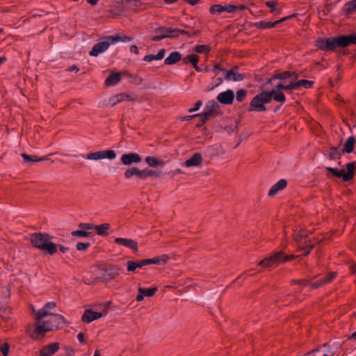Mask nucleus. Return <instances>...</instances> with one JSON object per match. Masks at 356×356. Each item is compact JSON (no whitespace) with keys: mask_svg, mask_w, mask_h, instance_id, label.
I'll list each match as a JSON object with an SVG mask.
<instances>
[{"mask_svg":"<svg viewBox=\"0 0 356 356\" xmlns=\"http://www.w3.org/2000/svg\"><path fill=\"white\" fill-rule=\"evenodd\" d=\"M22 157L26 161L40 162L46 160L44 157H38L37 156H31L25 153L22 154Z\"/></svg>","mask_w":356,"mask_h":356,"instance_id":"nucleus-32","label":"nucleus"},{"mask_svg":"<svg viewBox=\"0 0 356 356\" xmlns=\"http://www.w3.org/2000/svg\"><path fill=\"white\" fill-rule=\"evenodd\" d=\"M293 76L295 79L298 78V74L296 72H284L282 73L277 74L272 76L270 79H269L266 83H271V82L275 79H285L287 78H289L291 76Z\"/></svg>","mask_w":356,"mask_h":356,"instance_id":"nucleus-23","label":"nucleus"},{"mask_svg":"<svg viewBox=\"0 0 356 356\" xmlns=\"http://www.w3.org/2000/svg\"><path fill=\"white\" fill-rule=\"evenodd\" d=\"M116 154L113 150L108 149L105 151H99L93 153H90L87 155V159L89 160H99L103 159H113L115 158Z\"/></svg>","mask_w":356,"mask_h":356,"instance_id":"nucleus-7","label":"nucleus"},{"mask_svg":"<svg viewBox=\"0 0 356 356\" xmlns=\"http://www.w3.org/2000/svg\"><path fill=\"white\" fill-rule=\"evenodd\" d=\"M350 270L353 274H355L356 273V264L353 263L350 267Z\"/></svg>","mask_w":356,"mask_h":356,"instance_id":"nucleus-64","label":"nucleus"},{"mask_svg":"<svg viewBox=\"0 0 356 356\" xmlns=\"http://www.w3.org/2000/svg\"><path fill=\"white\" fill-rule=\"evenodd\" d=\"M203 163V156L200 153H194L188 159H187L184 165L186 168H200Z\"/></svg>","mask_w":356,"mask_h":356,"instance_id":"nucleus-9","label":"nucleus"},{"mask_svg":"<svg viewBox=\"0 0 356 356\" xmlns=\"http://www.w3.org/2000/svg\"><path fill=\"white\" fill-rule=\"evenodd\" d=\"M10 346L8 343H4L2 346L0 347V351L2 353L3 356H8L9 353Z\"/></svg>","mask_w":356,"mask_h":356,"instance_id":"nucleus-46","label":"nucleus"},{"mask_svg":"<svg viewBox=\"0 0 356 356\" xmlns=\"http://www.w3.org/2000/svg\"><path fill=\"white\" fill-rule=\"evenodd\" d=\"M273 264H275L273 259L272 256H270V257H266L264 259H262L261 261H260V262L259 263V265L261 266L264 268H270V266H272V265Z\"/></svg>","mask_w":356,"mask_h":356,"instance_id":"nucleus-36","label":"nucleus"},{"mask_svg":"<svg viewBox=\"0 0 356 356\" xmlns=\"http://www.w3.org/2000/svg\"><path fill=\"white\" fill-rule=\"evenodd\" d=\"M122 78V73L111 72L110 75L105 81V84L107 86L115 85L118 83Z\"/></svg>","mask_w":356,"mask_h":356,"instance_id":"nucleus-21","label":"nucleus"},{"mask_svg":"<svg viewBox=\"0 0 356 356\" xmlns=\"http://www.w3.org/2000/svg\"><path fill=\"white\" fill-rule=\"evenodd\" d=\"M234 99V93L232 90L220 92L217 96V100L223 104H232Z\"/></svg>","mask_w":356,"mask_h":356,"instance_id":"nucleus-11","label":"nucleus"},{"mask_svg":"<svg viewBox=\"0 0 356 356\" xmlns=\"http://www.w3.org/2000/svg\"><path fill=\"white\" fill-rule=\"evenodd\" d=\"M145 163L152 168H157L159 166H163L164 162L154 156H147L145 158Z\"/></svg>","mask_w":356,"mask_h":356,"instance_id":"nucleus-24","label":"nucleus"},{"mask_svg":"<svg viewBox=\"0 0 356 356\" xmlns=\"http://www.w3.org/2000/svg\"><path fill=\"white\" fill-rule=\"evenodd\" d=\"M296 15V14H293V15L291 16H288V17H283L280 20H277V21H275L274 22H257L254 24V26L258 28V29H268V28H273L274 27L275 25L282 22H284L286 19L288 18H290L291 17H295Z\"/></svg>","mask_w":356,"mask_h":356,"instance_id":"nucleus-17","label":"nucleus"},{"mask_svg":"<svg viewBox=\"0 0 356 356\" xmlns=\"http://www.w3.org/2000/svg\"><path fill=\"white\" fill-rule=\"evenodd\" d=\"M77 337H78V339L79 341L82 343H85V339H84V334L82 332H79L77 335Z\"/></svg>","mask_w":356,"mask_h":356,"instance_id":"nucleus-61","label":"nucleus"},{"mask_svg":"<svg viewBox=\"0 0 356 356\" xmlns=\"http://www.w3.org/2000/svg\"><path fill=\"white\" fill-rule=\"evenodd\" d=\"M209 10H210L211 13H212V14H213L215 13H221V12L225 11V6H221L220 4H215V5L212 6Z\"/></svg>","mask_w":356,"mask_h":356,"instance_id":"nucleus-41","label":"nucleus"},{"mask_svg":"<svg viewBox=\"0 0 356 356\" xmlns=\"http://www.w3.org/2000/svg\"><path fill=\"white\" fill-rule=\"evenodd\" d=\"M324 282H323V280H319L318 282L311 284L310 286L312 289H317L321 287V286L324 285Z\"/></svg>","mask_w":356,"mask_h":356,"instance_id":"nucleus-57","label":"nucleus"},{"mask_svg":"<svg viewBox=\"0 0 356 356\" xmlns=\"http://www.w3.org/2000/svg\"><path fill=\"white\" fill-rule=\"evenodd\" d=\"M215 105H213L212 108H210L207 111L204 112L201 116L202 117V122L204 124L211 117L213 116L215 111L213 108Z\"/></svg>","mask_w":356,"mask_h":356,"instance_id":"nucleus-35","label":"nucleus"},{"mask_svg":"<svg viewBox=\"0 0 356 356\" xmlns=\"http://www.w3.org/2000/svg\"><path fill=\"white\" fill-rule=\"evenodd\" d=\"M305 356H331L329 353H325L323 351H321L318 349L312 350L308 353Z\"/></svg>","mask_w":356,"mask_h":356,"instance_id":"nucleus-40","label":"nucleus"},{"mask_svg":"<svg viewBox=\"0 0 356 356\" xmlns=\"http://www.w3.org/2000/svg\"><path fill=\"white\" fill-rule=\"evenodd\" d=\"M94 229L99 235H108V230L110 229L108 223L102 224L100 225H95Z\"/></svg>","mask_w":356,"mask_h":356,"instance_id":"nucleus-28","label":"nucleus"},{"mask_svg":"<svg viewBox=\"0 0 356 356\" xmlns=\"http://www.w3.org/2000/svg\"><path fill=\"white\" fill-rule=\"evenodd\" d=\"M314 248V245L312 243H309L308 245L305 246V249L304 250V252L302 253V256H307L310 251Z\"/></svg>","mask_w":356,"mask_h":356,"instance_id":"nucleus-51","label":"nucleus"},{"mask_svg":"<svg viewBox=\"0 0 356 356\" xmlns=\"http://www.w3.org/2000/svg\"><path fill=\"white\" fill-rule=\"evenodd\" d=\"M130 51H131V52L134 53L136 54H138V49L137 46H136V45H132L130 48Z\"/></svg>","mask_w":356,"mask_h":356,"instance_id":"nucleus-63","label":"nucleus"},{"mask_svg":"<svg viewBox=\"0 0 356 356\" xmlns=\"http://www.w3.org/2000/svg\"><path fill=\"white\" fill-rule=\"evenodd\" d=\"M60 348L59 343L54 342L47 345L40 350V356H52Z\"/></svg>","mask_w":356,"mask_h":356,"instance_id":"nucleus-13","label":"nucleus"},{"mask_svg":"<svg viewBox=\"0 0 356 356\" xmlns=\"http://www.w3.org/2000/svg\"><path fill=\"white\" fill-rule=\"evenodd\" d=\"M339 149L337 147H332L330 148V152H329V156L330 159H333L334 156L339 154Z\"/></svg>","mask_w":356,"mask_h":356,"instance_id":"nucleus-52","label":"nucleus"},{"mask_svg":"<svg viewBox=\"0 0 356 356\" xmlns=\"http://www.w3.org/2000/svg\"><path fill=\"white\" fill-rule=\"evenodd\" d=\"M190 63L193 64V66H195V65H197V63L199 61V56L196 54H192V58H191Z\"/></svg>","mask_w":356,"mask_h":356,"instance_id":"nucleus-55","label":"nucleus"},{"mask_svg":"<svg viewBox=\"0 0 356 356\" xmlns=\"http://www.w3.org/2000/svg\"><path fill=\"white\" fill-rule=\"evenodd\" d=\"M168 30L166 27H160L156 29H155V33L157 34L156 35H154L152 38V41H159L164 38H169L168 33Z\"/></svg>","mask_w":356,"mask_h":356,"instance_id":"nucleus-22","label":"nucleus"},{"mask_svg":"<svg viewBox=\"0 0 356 356\" xmlns=\"http://www.w3.org/2000/svg\"><path fill=\"white\" fill-rule=\"evenodd\" d=\"M195 51L197 53H209L210 51V48L208 45H197L195 47Z\"/></svg>","mask_w":356,"mask_h":356,"instance_id":"nucleus-43","label":"nucleus"},{"mask_svg":"<svg viewBox=\"0 0 356 356\" xmlns=\"http://www.w3.org/2000/svg\"><path fill=\"white\" fill-rule=\"evenodd\" d=\"M90 247L89 243H78L76 244V249L79 251H84Z\"/></svg>","mask_w":356,"mask_h":356,"instance_id":"nucleus-47","label":"nucleus"},{"mask_svg":"<svg viewBox=\"0 0 356 356\" xmlns=\"http://www.w3.org/2000/svg\"><path fill=\"white\" fill-rule=\"evenodd\" d=\"M238 67L235 66L227 72L225 79L227 80L232 79L234 81H240L244 79V75L237 72Z\"/></svg>","mask_w":356,"mask_h":356,"instance_id":"nucleus-16","label":"nucleus"},{"mask_svg":"<svg viewBox=\"0 0 356 356\" xmlns=\"http://www.w3.org/2000/svg\"><path fill=\"white\" fill-rule=\"evenodd\" d=\"M296 83H291L290 84L285 86L284 90H293V89H297Z\"/></svg>","mask_w":356,"mask_h":356,"instance_id":"nucleus-60","label":"nucleus"},{"mask_svg":"<svg viewBox=\"0 0 356 356\" xmlns=\"http://www.w3.org/2000/svg\"><path fill=\"white\" fill-rule=\"evenodd\" d=\"M121 161L124 165H129L132 163H140L141 157L136 153L126 154L122 156Z\"/></svg>","mask_w":356,"mask_h":356,"instance_id":"nucleus-15","label":"nucleus"},{"mask_svg":"<svg viewBox=\"0 0 356 356\" xmlns=\"http://www.w3.org/2000/svg\"><path fill=\"white\" fill-rule=\"evenodd\" d=\"M181 59V55L177 52L174 51L170 54L168 57L165 59V63L166 65H172Z\"/></svg>","mask_w":356,"mask_h":356,"instance_id":"nucleus-26","label":"nucleus"},{"mask_svg":"<svg viewBox=\"0 0 356 356\" xmlns=\"http://www.w3.org/2000/svg\"><path fill=\"white\" fill-rule=\"evenodd\" d=\"M311 234L310 232H307L305 229H300L299 232L296 234L293 237L296 242L298 250H302L305 249V246L311 243V241H307L309 235Z\"/></svg>","mask_w":356,"mask_h":356,"instance_id":"nucleus-6","label":"nucleus"},{"mask_svg":"<svg viewBox=\"0 0 356 356\" xmlns=\"http://www.w3.org/2000/svg\"><path fill=\"white\" fill-rule=\"evenodd\" d=\"M109 269L113 270V272L104 275L102 277L103 280L106 282L115 280L120 275L121 268L120 267L110 266Z\"/></svg>","mask_w":356,"mask_h":356,"instance_id":"nucleus-20","label":"nucleus"},{"mask_svg":"<svg viewBox=\"0 0 356 356\" xmlns=\"http://www.w3.org/2000/svg\"><path fill=\"white\" fill-rule=\"evenodd\" d=\"M356 140L354 136H350L346 142L344 143V147L342 149V153H351L353 151L354 145Z\"/></svg>","mask_w":356,"mask_h":356,"instance_id":"nucleus-25","label":"nucleus"},{"mask_svg":"<svg viewBox=\"0 0 356 356\" xmlns=\"http://www.w3.org/2000/svg\"><path fill=\"white\" fill-rule=\"evenodd\" d=\"M296 87L297 88H298L300 86H303L305 87V88H310L312 87L314 83L311 81H308V80H305V79H302V80H300L297 82H296Z\"/></svg>","mask_w":356,"mask_h":356,"instance_id":"nucleus-38","label":"nucleus"},{"mask_svg":"<svg viewBox=\"0 0 356 356\" xmlns=\"http://www.w3.org/2000/svg\"><path fill=\"white\" fill-rule=\"evenodd\" d=\"M285 254L283 251H279L277 252H275L272 256L274 263H280V262H284V257Z\"/></svg>","mask_w":356,"mask_h":356,"instance_id":"nucleus-33","label":"nucleus"},{"mask_svg":"<svg viewBox=\"0 0 356 356\" xmlns=\"http://www.w3.org/2000/svg\"><path fill=\"white\" fill-rule=\"evenodd\" d=\"M265 4H266L268 7H269V8H271L270 12H271V13H273V12L275 10V6H277V1H266V2L265 3Z\"/></svg>","mask_w":356,"mask_h":356,"instance_id":"nucleus-53","label":"nucleus"},{"mask_svg":"<svg viewBox=\"0 0 356 356\" xmlns=\"http://www.w3.org/2000/svg\"><path fill=\"white\" fill-rule=\"evenodd\" d=\"M73 236L88 237L90 233L84 230H76L72 232Z\"/></svg>","mask_w":356,"mask_h":356,"instance_id":"nucleus-44","label":"nucleus"},{"mask_svg":"<svg viewBox=\"0 0 356 356\" xmlns=\"http://www.w3.org/2000/svg\"><path fill=\"white\" fill-rule=\"evenodd\" d=\"M115 98L116 99V102L113 103V106H115L116 103H119L123 101H135L134 98L127 93L118 94L115 95Z\"/></svg>","mask_w":356,"mask_h":356,"instance_id":"nucleus-30","label":"nucleus"},{"mask_svg":"<svg viewBox=\"0 0 356 356\" xmlns=\"http://www.w3.org/2000/svg\"><path fill=\"white\" fill-rule=\"evenodd\" d=\"M167 33L169 38H176L178 37L179 34H184L188 36H191L190 33L188 31L181 29H172V28H167Z\"/></svg>","mask_w":356,"mask_h":356,"instance_id":"nucleus-27","label":"nucleus"},{"mask_svg":"<svg viewBox=\"0 0 356 356\" xmlns=\"http://www.w3.org/2000/svg\"><path fill=\"white\" fill-rule=\"evenodd\" d=\"M104 39V41L99 42L94 45L92 50L89 52L90 56H97L99 54L107 50L109 48L111 42L120 41L121 40V37L119 35L108 36Z\"/></svg>","mask_w":356,"mask_h":356,"instance_id":"nucleus-5","label":"nucleus"},{"mask_svg":"<svg viewBox=\"0 0 356 356\" xmlns=\"http://www.w3.org/2000/svg\"><path fill=\"white\" fill-rule=\"evenodd\" d=\"M156 291H157L156 287H153V288L147 289H143V288L138 289L139 293H143L144 296H149V297L153 296L155 294V293L156 292Z\"/></svg>","mask_w":356,"mask_h":356,"instance_id":"nucleus-34","label":"nucleus"},{"mask_svg":"<svg viewBox=\"0 0 356 356\" xmlns=\"http://www.w3.org/2000/svg\"><path fill=\"white\" fill-rule=\"evenodd\" d=\"M348 38L349 45L350 44H356V33L348 35Z\"/></svg>","mask_w":356,"mask_h":356,"instance_id":"nucleus-54","label":"nucleus"},{"mask_svg":"<svg viewBox=\"0 0 356 356\" xmlns=\"http://www.w3.org/2000/svg\"><path fill=\"white\" fill-rule=\"evenodd\" d=\"M64 323L65 318L60 314L44 311H37L35 312V329L29 334L30 337L33 339L42 338L46 332L58 329Z\"/></svg>","mask_w":356,"mask_h":356,"instance_id":"nucleus-1","label":"nucleus"},{"mask_svg":"<svg viewBox=\"0 0 356 356\" xmlns=\"http://www.w3.org/2000/svg\"><path fill=\"white\" fill-rule=\"evenodd\" d=\"M56 307V305L54 302H49L46 303L45 305L44 306V307L42 309H40V311L48 312V309H54Z\"/></svg>","mask_w":356,"mask_h":356,"instance_id":"nucleus-50","label":"nucleus"},{"mask_svg":"<svg viewBox=\"0 0 356 356\" xmlns=\"http://www.w3.org/2000/svg\"><path fill=\"white\" fill-rule=\"evenodd\" d=\"M138 268H142L144 266L149 265V259H143L137 262Z\"/></svg>","mask_w":356,"mask_h":356,"instance_id":"nucleus-58","label":"nucleus"},{"mask_svg":"<svg viewBox=\"0 0 356 356\" xmlns=\"http://www.w3.org/2000/svg\"><path fill=\"white\" fill-rule=\"evenodd\" d=\"M356 0L348 2L345 5V13L347 15H351L356 10Z\"/></svg>","mask_w":356,"mask_h":356,"instance_id":"nucleus-31","label":"nucleus"},{"mask_svg":"<svg viewBox=\"0 0 356 356\" xmlns=\"http://www.w3.org/2000/svg\"><path fill=\"white\" fill-rule=\"evenodd\" d=\"M149 259V264H159L160 262L165 264L167 262V261L169 259V257L168 255H163L161 258H159L157 257L154 259Z\"/></svg>","mask_w":356,"mask_h":356,"instance_id":"nucleus-37","label":"nucleus"},{"mask_svg":"<svg viewBox=\"0 0 356 356\" xmlns=\"http://www.w3.org/2000/svg\"><path fill=\"white\" fill-rule=\"evenodd\" d=\"M107 311L104 310L103 312H95L92 309L85 310L83 316H81V321L83 323H89L95 320H97L102 317L103 314H106Z\"/></svg>","mask_w":356,"mask_h":356,"instance_id":"nucleus-8","label":"nucleus"},{"mask_svg":"<svg viewBox=\"0 0 356 356\" xmlns=\"http://www.w3.org/2000/svg\"><path fill=\"white\" fill-rule=\"evenodd\" d=\"M247 91L244 89L238 90L236 92V100L238 102H242L246 97Z\"/></svg>","mask_w":356,"mask_h":356,"instance_id":"nucleus-42","label":"nucleus"},{"mask_svg":"<svg viewBox=\"0 0 356 356\" xmlns=\"http://www.w3.org/2000/svg\"><path fill=\"white\" fill-rule=\"evenodd\" d=\"M337 275L336 272H330L327 274L326 277H325L323 280V282L325 284H330Z\"/></svg>","mask_w":356,"mask_h":356,"instance_id":"nucleus-39","label":"nucleus"},{"mask_svg":"<svg viewBox=\"0 0 356 356\" xmlns=\"http://www.w3.org/2000/svg\"><path fill=\"white\" fill-rule=\"evenodd\" d=\"M115 243L119 245L129 248L134 252L138 251V243L134 240L124 238H115Z\"/></svg>","mask_w":356,"mask_h":356,"instance_id":"nucleus-12","label":"nucleus"},{"mask_svg":"<svg viewBox=\"0 0 356 356\" xmlns=\"http://www.w3.org/2000/svg\"><path fill=\"white\" fill-rule=\"evenodd\" d=\"M225 11H227L228 13H232V12L236 10V9H238V7L236 6H234V5H229V6H225Z\"/></svg>","mask_w":356,"mask_h":356,"instance_id":"nucleus-56","label":"nucleus"},{"mask_svg":"<svg viewBox=\"0 0 356 356\" xmlns=\"http://www.w3.org/2000/svg\"><path fill=\"white\" fill-rule=\"evenodd\" d=\"M202 105L201 101H197L196 104H195L194 108L189 110V112H193L195 111H197L200 108V106Z\"/></svg>","mask_w":356,"mask_h":356,"instance_id":"nucleus-59","label":"nucleus"},{"mask_svg":"<svg viewBox=\"0 0 356 356\" xmlns=\"http://www.w3.org/2000/svg\"><path fill=\"white\" fill-rule=\"evenodd\" d=\"M51 238V236L46 233H33L30 236L31 243L34 248L52 255L57 252V248L56 245L50 241Z\"/></svg>","mask_w":356,"mask_h":356,"instance_id":"nucleus-3","label":"nucleus"},{"mask_svg":"<svg viewBox=\"0 0 356 356\" xmlns=\"http://www.w3.org/2000/svg\"><path fill=\"white\" fill-rule=\"evenodd\" d=\"M331 42V38H319L316 41V46L322 50L332 51Z\"/></svg>","mask_w":356,"mask_h":356,"instance_id":"nucleus-19","label":"nucleus"},{"mask_svg":"<svg viewBox=\"0 0 356 356\" xmlns=\"http://www.w3.org/2000/svg\"><path fill=\"white\" fill-rule=\"evenodd\" d=\"M165 49H161L156 55H147L144 57V60L147 62L152 61L153 60H161L164 57Z\"/></svg>","mask_w":356,"mask_h":356,"instance_id":"nucleus-29","label":"nucleus"},{"mask_svg":"<svg viewBox=\"0 0 356 356\" xmlns=\"http://www.w3.org/2000/svg\"><path fill=\"white\" fill-rule=\"evenodd\" d=\"M346 172L344 170H337L335 168L327 167V171L333 174L335 177L341 178L343 181H348L354 178L355 174V163H348L346 165Z\"/></svg>","mask_w":356,"mask_h":356,"instance_id":"nucleus-4","label":"nucleus"},{"mask_svg":"<svg viewBox=\"0 0 356 356\" xmlns=\"http://www.w3.org/2000/svg\"><path fill=\"white\" fill-rule=\"evenodd\" d=\"M272 99H273L275 101L284 103L285 102L286 97L284 94L280 91H264L257 95L252 99L248 111H255L260 112L266 111V107L265 104L270 102Z\"/></svg>","mask_w":356,"mask_h":356,"instance_id":"nucleus-2","label":"nucleus"},{"mask_svg":"<svg viewBox=\"0 0 356 356\" xmlns=\"http://www.w3.org/2000/svg\"><path fill=\"white\" fill-rule=\"evenodd\" d=\"M127 271L132 272L134 271L137 268V262L133 261H128L127 263Z\"/></svg>","mask_w":356,"mask_h":356,"instance_id":"nucleus-45","label":"nucleus"},{"mask_svg":"<svg viewBox=\"0 0 356 356\" xmlns=\"http://www.w3.org/2000/svg\"><path fill=\"white\" fill-rule=\"evenodd\" d=\"M287 182L286 179H280L275 184H274L268 191V196L273 197L277 194L279 191L283 190L286 188Z\"/></svg>","mask_w":356,"mask_h":356,"instance_id":"nucleus-18","label":"nucleus"},{"mask_svg":"<svg viewBox=\"0 0 356 356\" xmlns=\"http://www.w3.org/2000/svg\"><path fill=\"white\" fill-rule=\"evenodd\" d=\"M332 49L334 51L336 48H344L349 46L348 35H340L338 37H332Z\"/></svg>","mask_w":356,"mask_h":356,"instance_id":"nucleus-10","label":"nucleus"},{"mask_svg":"<svg viewBox=\"0 0 356 356\" xmlns=\"http://www.w3.org/2000/svg\"><path fill=\"white\" fill-rule=\"evenodd\" d=\"M296 257H297V256H296L294 254L285 255L284 261H290V260L293 259H295Z\"/></svg>","mask_w":356,"mask_h":356,"instance_id":"nucleus-62","label":"nucleus"},{"mask_svg":"<svg viewBox=\"0 0 356 356\" xmlns=\"http://www.w3.org/2000/svg\"><path fill=\"white\" fill-rule=\"evenodd\" d=\"M161 174L158 171L152 170H139L138 168L135 167V176L138 177L140 179H145L148 177H160Z\"/></svg>","mask_w":356,"mask_h":356,"instance_id":"nucleus-14","label":"nucleus"},{"mask_svg":"<svg viewBox=\"0 0 356 356\" xmlns=\"http://www.w3.org/2000/svg\"><path fill=\"white\" fill-rule=\"evenodd\" d=\"M135 175V167L128 168L124 172V177L126 179H130Z\"/></svg>","mask_w":356,"mask_h":356,"instance_id":"nucleus-48","label":"nucleus"},{"mask_svg":"<svg viewBox=\"0 0 356 356\" xmlns=\"http://www.w3.org/2000/svg\"><path fill=\"white\" fill-rule=\"evenodd\" d=\"M79 227L82 229V230L86 231L94 229L95 225L91 223H80Z\"/></svg>","mask_w":356,"mask_h":356,"instance_id":"nucleus-49","label":"nucleus"}]
</instances>
